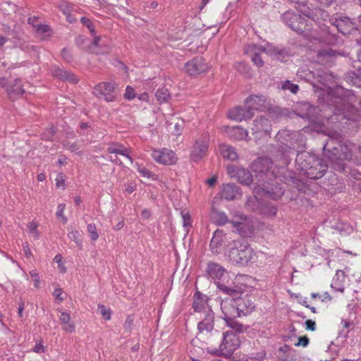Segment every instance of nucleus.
Here are the masks:
<instances>
[{"label": "nucleus", "mask_w": 361, "mask_h": 361, "mask_svg": "<svg viewBox=\"0 0 361 361\" xmlns=\"http://www.w3.org/2000/svg\"><path fill=\"white\" fill-rule=\"evenodd\" d=\"M351 145L338 137L329 136L324 145V157L331 167L337 171L345 170V161L352 157Z\"/></svg>", "instance_id": "nucleus-1"}, {"label": "nucleus", "mask_w": 361, "mask_h": 361, "mask_svg": "<svg viewBox=\"0 0 361 361\" xmlns=\"http://www.w3.org/2000/svg\"><path fill=\"white\" fill-rule=\"evenodd\" d=\"M272 161L268 157L259 158L255 164V171L258 173V175L262 176H265L266 178L271 180L266 181L262 188L264 194L267 197L274 200H279L284 193V188L281 186L278 181V178L274 176V180L271 178L274 176V173L271 171L272 166Z\"/></svg>", "instance_id": "nucleus-2"}, {"label": "nucleus", "mask_w": 361, "mask_h": 361, "mask_svg": "<svg viewBox=\"0 0 361 361\" xmlns=\"http://www.w3.org/2000/svg\"><path fill=\"white\" fill-rule=\"evenodd\" d=\"M295 163L300 173L310 179L322 178L328 168V164L323 160L305 151L297 154Z\"/></svg>", "instance_id": "nucleus-3"}, {"label": "nucleus", "mask_w": 361, "mask_h": 361, "mask_svg": "<svg viewBox=\"0 0 361 361\" xmlns=\"http://www.w3.org/2000/svg\"><path fill=\"white\" fill-rule=\"evenodd\" d=\"M216 286L219 290L231 297V298H226L221 302V309L224 315V319H236L240 315L238 308L239 299L244 293L245 286H238L234 283L233 287H230L219 282L216 283Z\"/></svg>", "instance_id": "nucleus-4"}, {"label": "nucleus", "mask_w": 361, "mask_h": 361, "mask_svg": "<svg viewBox=\"0 0 361 361\" xmlns=\"http://www.w3.org/2000/svg\"><path fill=\"white\" fill-rule=\"evenodd\" d=\"M226 255L232 263L245 265L252 259L253 250L245 240H233L228 245Z\"/></svg>", "instance_id": "nucleus-5"}, {"label": "nucleus", "mask_w": 361, "mask_h": 361, "mask_svg": "<svg viewBox=\"0 0 361 361\" xmlns=\"http://www.w3.org/2000/svg\"><path fill=\"white\" fill-rule=\"evenodd\" d=\"M209 143V135L208 133H204L196 138L190 149V159L195 162L200 161L207 153Z\"/></svg>", "instance_id": "nucleus-6"}, {"label": "nucleus", "mask_w": 361, "mask_h": 361, "mask_svg": "<svg viewBox=\"0 0 361 361\" xmlns=\"http://www.w3.org/2000/svg\"><path fill=\"white\" fill-rule=\"evenodd\" d=\"M92 93L107 102H114L117 98L116 85L113 82H99L94 87Z\"/></svg>", "instance_id": "nucleus-7"}, {"label": "nucleus", "mask_w": 361, "mask_h": 361, "mask_svg": "<svg viewBox=\"0 0 361 361\" xmlns=\"http://www.w3.org/2000/svg\"><path fill=\"white\" fill-rule=\"evenodd\" d=\"M281 18L284 23L297 32L302 34L305 33L306 30H309V28H307V20L302 18L300 15L288 11L282 15Z\"/></svg>", "instance_id": "nucleus-8"}, {"label": "nucleus", "mask_w": 361, "mask_h": 361, "mask_svg": "<svg viewBox=\"0 0 361 361\" xmlns=\"http://www.w3.org/2000/svg\"><path fill=\"white\" fill-rule=\"evenodd\" d=\"M271 131V121L267 118L259 116L253 121L251 132L256 140L266 136H270Z\"/></svg>", "instance_id": "nucleus-9"}, {"label": "nucleus", "mask_w": 361, "mask_h": 361, "mask_svg": "<svg viewBox=\"0 0 361 361\" xmlns=\"http://www.w3.org/2000/svg\"><path fill=\"white\" fill-rule=\"evenodd\" d=\"M240 346V340L235 334L226 331L224 334L223 340L219 345V354L228 357Z\"/></svg>", "instance_id": "nucleus-10"}, {"label": "nucleus", "mask_w": 361, "mask_h": 361, "mask_svg": "<svg viewBox=\"0 0 361 361\" xmlns=\"http://www.w3.org/2000/svg\"><path fill=\"white\" fill-rule=\"evenodd\" d=\"M339 104L341 105V103H339ZM336 108L338 109V113H336L334 116L329 118V119L332 121L334 119V116H342V118L355 121L361 118V114H360L355 106L350 103L345 104L343 101H342V106H336Z\"/></svg>", "instance_id": "nucleus-11"}, {"label": "nucleus", "mask_w": 361, "mask_h": 361, "mask_svg": "<svg viewBox=\"0 0 361 361\" xmlns=\"http://www.w3.org/2000/svg\"><path fill=\"white\" fill-rule=\"evenodd\" d=\"M245 105L251 112L252 111H264L269 109L271 104L267 99L262 95H251L245 99Z\"/></svg>", "instance_id": "nucleus-12"}, {"label": "nucleus", "mask_w": 361, "mask_h": 361, "mask_svg": "<svg viewBox=\"0 0 361 361\" xmlns=\"http://www.w3.org/2000/svg\"><path fill=\"white\" fill-rule=\"evenodd\" d=\"M152 157L157 163L164 165H172L177 161L175 152L166 148L153 149Z\"/></svg>", "instance_id": "nucleus-13"}, {"label": "nucleus", "mask_w": 361, "mask_h": 361, "mask_svg": "<svg viewBox=\"0 0 361 361\" xmlns=\"http://www.w3.org/2000/svg\"><path fill=\"white\" fill-rule=\"evenodd\" d=\"M209 66L202 57H196L185 64V71L191 76L205 72Z\"/></svg>", "instance_id": "nucleus-14"}, {"label": "nucleus", "mask_w": 361, "mask_h": 361, "mask_svg": "<svg viewBox=\"0 0 361 361\" xmlns=\"http://www.w3.org/2000/svg\"><path fill=\"white\" fill-rule=\"evenodd\" d=\"M226 241L227 238L224 232L220 230H216L214 233L209 244L212 252L216 255L221 253L226 245Z\"/></svg>", "instance_id": "nucleus-15"}, {"label": "nucleus", "mask_w": 361, "mask_h": 361, "mask_svg": "<svg viewBox=\"0 0 361 361\" xmlns=\"http://www.w3.org/2000/svg\"><path fill=\"white\" fill-rule=\"evenodd\" d=\"M282 143L285 145L284 147H281L276 152V158L281 162V166H287L290 162V155L293 154V151L292 147L288 145V144L292 145V141L290 139L284 138V142L281 141Z\"/></svg>", "instance_id": "nucleus-16"}, {"label": "nucleus", "mask_w": 361, "mask_h": 361, "mask_svg": "<svg viewBox=\"0 0 361 361\" xmlns=\"http://www.w3.org/2000/svg\"><path fill=\"white\" fill-rule=\"evenodd\" d=\"M331 24L336 27L338 31L344 35L350 32L353 30L357 29L355 23L347 16L332 19Z\"/></svg>", "instance_id": "nucleus-17"}, {"label": "nucleus", "mask_w": 361, "mask_h": 361, "mask_svg": "<svg viewBox=\"0 0 361 361\" xmlns=\"http://www.w3.org/2000/svg\"><path fill=\"white\" fill-rule=\"evenodd\" d=\"M240 188L234 183H227L222 185L221 197L226 200H233L240 197Z\"/></svg>", "instance_id": "nucleus-18"}, {"label": "nucleus", "mask_w": 361, "mask_h": 361, "mask_svg": "<svg viewBox=\"0 0 361 361\" xmlns=\"http://www.w3.org/2000/svg\"><path fill=\"white\" fill-rule=\"evenodd\" d=\"M254 115L253 112L247 108H243L241 106H235L231 109L228 113V116L230 119L235 121H242L251 118Z\"/></svg>", "instance_id": "nucleus-19"}, {"label": "nucleus", "mask_w": 361, "mask_h": 361, "mask_svg": "<svg viewBox=\"0 0 361 361\" xmlns=\"http://www.w3.org/2000/svg\"><path fill=\"white\" fill-rule=\"evenodd\" d=\"M24 93L25 90L23 88L20 79L16 78L12 82H9V85L7 87V94L11 100L17 99Z\"/></svg>", "instance_id": "nucleus-20"}, {"label": "nucleus", "mask_w": 361, "mask_h": 361, "mask_svg": "<svg viewBox=\"0 0 361 361\" xmlns=\"http://www.w3.org/2000/svg\"><path fill=\"white\" fill-rule=\"evenodd\" d=\"M228 136L235 140H250L248 132L241 126L228 127L226 131Z\"/></svg>", "instance_id": "nucleus-21"}, {"label": "nucleus", "mask_w": 361, "mask_h": 361, "mask_svg": "<svg viewBox=\"0 0 361 361\" xmlns=\"http://www.w3.org/2000/svg\"><path fill=\"white\" fill-rule=\"evenodd\" d=\"M264 51V49L255 44H250L246 49V52L250 54L252 61L257 67H262L264 65V61L260 56L261 53Z\"/></svg>", "instance_id": "nucleus-22"}, {"label": "nucleus", "mask_w": 361, "mask_h": 361, "mask_svg": "<svg viewBox=\"0 0 361 361\" xmlns=\"http://www.w3.org/2000/svg\"><path fill=\"white\" fill-rule=\"evenodd\" d=\"M231 223L233 227L236 228L237 233L243 237L250 236L253 233V226L246 220L241 222L232 221Z\"/></svg>", "instance_id": "nucleus-23"}, {"label": "nucleus", "mask_w": 361, "mask_h": 361, "mask_svg": "<svg viewBox=\"0 0 361 361\" xmlns=\"http://www.w3.org/2000/svg\"><path fill=\"white\" fill-rule=\"evenodd\" d=\"M207 273L213 279H221L226 273V269L219 264L209 262L207 267Z\"/></svg>", "instance_id": "nucleus-24"}, {"label": "nucleus", "mask_w": 361, "mask_h": 361, "mask_svg": "<svg viewBox=\"0 0 361 361\" xmlns=\"http://www.w3.org/2000/svg\"><path fill=\"white\" fill-rule=\"evenodd\" d=\"M62 329L68 334H72L75 331V323L71 321V315L66 312H61L59 317Z\"/></svg>", "instance_id": "nucleus-25"}, {"label": "nucleus", "mask_w": 361, "mask_h": 361, "mask_svg": "<svg viewBox=\"0 0 361 361\" xmlns=\"http://www.w3.org/2000/svg\"><path fill=\"white\" fill-rule=\"evenodd\" d=\"M214 314L212 311L208 310L206 313L204 319L200 322L197 328L200 331H206L210 332L214 329Z\"/></svg>", "instance_id": "nucleus-26"}, {"label": "nucleus", "mask_w": 361, "mask_h": 361, "mask_svg": "<svg viewBox=\"0 0 361 361\" xmlns=\"http://www.w3.org/2000/svg\"><path fill=\"white\" fill-rule=\"evenodd\" d=\"M219 149L221 155L224 159L230 161H235L238 159V155L235 149L230 145H226L224 143L220 144L219 146Z\"/></svg>", "instance_id": "nucleus-27"}, {"label": "nucleus", "mask_w": 361, "mask_h": 361, "mask_svg": "<svg viewBox=\"0 0 361 361\" xmlns=\"http://www.w3.org/2000/svg\"><path fill=\"white\" fill-rule=\"evenodd\" d=\"M236 178L241 184L246 185H250L253 181L250 172L243 168L238 169L236 171Z\"/></svg>", "instance_id": "nucleus-28"}, {"label": "nucleus", "mask_w": 361, "mask_h": 361, "mask_svg": "<svg viewBox=\"0 0 361 361\" xmlns=\"http://www.w3.org/2000/svg\"><path fill=\"white\" fill-rule=\"evenodd\" d=\"M226 325L232 329L235 333L240 334L244 332L246 330V327L242 324L241 323L238 322L235 319H230L225 320Z\"/></svg>", "instance_id": "nucleus-29"}, {"label": "nucleus", "mask_w": 361, "mask_h": 361, "mask_svg": "<svg viewBox=\"0 0 361 361\" xmlns=\"http://www.w3.org/2000/svg\"><path fill=\"white\" fill-rule=\"evenodd\" d=\"M205 305V300L203 298L202 295L200 292H197L194 295V300L192 303V307L195 312H200Z\"/></svg>", "instance_id": "nucleus-30"}, {"label": "nucleus", "mask_w": 361, "mask_h": 361, "mask_svg": "<svg viewBox=\"0 0 361 361\" xmlns=\"http://www.w3.org/2000/svg\"><path fill=\"white\" fill-rule=\"evenodd\" d=\"M341 324L342 329L340 331V334L343 335L344 338H348L350 330L353 329V322L348 319H342Z\"/></svg>", "instance_id": "nucleus-31"}, {"label": "nucleus", "mask_w": 361, "mask_h": 361, "mask_svg": "<svg viewBox=\"0 0 361 361\" xmlns=\"http://www.w3.org/2000/svg\"><path fill=\"white\" fill-rule=\"evenodd\" d=\"M59 8L65 16L76 11V6L68 1H62Z\"/></svg>", "instance_id": "nucleus-32"}, {"label": "nucleus", "mask_w": 361, "mask_h": 361, "mask_svg": "<svg viewBox=\"0 0 361 361\" xmlns=\"http://www.w3.org/2000/svg\"><path fill=\"white\" fill-rule=\"evenodd\" d=\"M68 238L70 240L75 242L76 245L78 247L79 249H82V241L81 240V235L78 231L75 229H72L68 234Z\"/></svg>", "instance_id": "nucleus-33"}, {"label": "nucleus", "mask_w": 361, "mask_h": 361, "mask_svg": "<svg viewBox=\"0 0 361 361\" xmlns=\"http://www.w3.org/2000/svg\"><path fill=\"white\" fill-rule=\"evenodd\" d=\"M331 228L341 234L350 233V231L352 230V228L350 227L348 224L341 221L336 222L334 225L331 226Z\"/></svg>", "instance_id": "nucleus-34"}, {"label": "nucleus", "mask_w": 361, "mask_h": 361, "mask_svg": "<svg viewBox=\"0 0 361 361\" xmlns=\"http://www.w3.org/2000/svg\"><path fill=\"white\" fill-rule=\"evenodd\" d=\"M212 219L218 225H224L228 222V219L226 214L221 212H214Z\"/></svg>", "instance_id": "nucleus-35"}, {"label": "nucleus", "mask_w": 361, "mask_h": 361, "mask_svg": "<svg viewBox=\"0 0 361 361\" xmlns=\"http://www.w3.org/2000/svg\"><path fill=\"white\" fill-rule=\"evenodd\" d=\"M117 149L122 151L121 153H118V154L125 157L131 164H133V160L130 156L131 149L130 148H126L123 145L117 143Z\"/></svg>", "instance_id": "nucleus-36"}, {"label": "nucleus", "mask_w": 361, "mask_h": 361, "mask_svg": "<svg viewBox=\"0 0 361 361\" xmlns=\"http://www.w3.org/2000/svg\"><path fill=\"white\" fill-rule=\"evenodd\" d=\"M87 230L92 240L96 241L99 238V235L94 224H89L87 226Z\"/></svg>", "instance_id": "nucleus-37"}, {"label": "nucleus", "mask_w": 361, "mask_h": 361, "mask_svg": "<svg viewBox=\"0 0 361 361\" xmlns=\"http://www.w3.org/2000/svg\"><path fill=\"white\" fill-rule=\"evenodd\" d=\"M155 96L159 102H163L166 101L167 98L169 97V93L167 89L161 88L157 90Z\"/></svg>", "instance_id": "nucleus-38"}, {"label": "nucleus", "mask_w": 361, "mask_h": 361, "mask_svg": "<svg viewBox=\"0 0 361 361\" xmlns=\"http://www.w3.org/2000/svg\"><path fill=\"white\" fill-rule=\"evenodd\" d=\"M281 88L284 90H289L290 92L293 94H296L299 90V87L298 85L293 84L290 82L289 80L285 81L281 86Z\"/></svg>", "instance_id": "nucleus-39"}, {"label": "nucleus", "mask_w": 361, "mask_h": 361, "mask_svg": "<svg viewBox=\"0 0 361 361\" xmlns=\"http://www.w3.org/2000/svg\"><path fill=\"white\" fill-rule=\"evenodd\" d=\"M318 108L314 106H310L307 109V111L305 114V116L310 120L311 122H316L317 121V117L314 116L315 113H317Z\"/></svg>", "instance_id": "nucleus-40"}, {"label": "nucleus", "mask_w": 361, "mask_h": 361, "mask_svg": "<svg viewBox=\"0 0 361 361\" xmlns=\"http://www.w3.org/2000/svg\"><path fill=\"white\" fill-rule=\"evenodd\" d=\"M66 70H63L57 66H53L51 68L52 75L61 80L63 79L64 76L63 75L66 74Z\"/></svg>", "instance_id": "nucleus-41"}, {"label": "nucleus", "mask_w": 361, "mask_h": 361, "mask_svg": "<svg viewBox=\"0 0 361 361\" xmlns=\"http://www.w3.org/2000/svg\"><path fill=\"white\" fill-rule=\"evenodd\" d=\"M291 348L288 345H284L281 346L279 350V358L282 360H287L288 355V353L291 350Z\"/></svg>", "instance_id": "nucleus-42"}, {"label": "nucleus", "mask_w": 361, "mask_h": 361, "mask_svg": "<svg viewBox=\"0 0 361 361\" xmlns=\"http://www.w3.org/2000/svg\"><path fill=\"white\" fill-rule=\"evenodd\" d=\"M66 207V204L62 203L59 204L57 207V211L56 216L57 218H61L63 224H66L68 221L67 218L64 216L63 212Z\"/></svg>", "instance_id": "nucleus-43"}, {"label": "nucleus", "mask_w": 361, "mask_h": 361, "mask_svg": "<svg viewBox=\"0 0 361 361\" xmlns=\"http://www.w3.org/2000/svg\"><path fill=\"white\" fill-rule=\"evenodd\" d=\"M98 310L100 314L102 315L105 320H109L111 319V310L109 308H106L103 305H98Z\"/></svg>", "instance_id": "nucleus-44"}, {"label": "nucleus", "mask_w": 361, "mask_h": 361, "mask_svg": "<svg viewBox=\"0 0 361 361\" xmlns=\"http://www.w3.org/2000/svg\"><path fill=\"white\" fill-rule=\"evenodd\" d=\"M80 22L82 25H85L88 28L92 34H94V25L90 19L86 17H82L80 18Z\"/></svg>", "instance_id": "nucleus-45"}, {"label": "nucleus", "mask_w": 361, "mask_h": 361, "mask_svg": "<svg viewBox=\"0 0 361 361\" xmlns=\"http://www.w3.org/2000/svg\"><path fill=\"white\" fill-rule=\"evenodd\" d=\"M133 326V317L128 315L124 322L123 327L128 332H130Z\"/></svg>", "instance_id": "nucleus-46"}, {"label": "nucleus", "mask_w": 361, "mask_h": 361, "mask_svg": "<svg viewBox=\"0 0 361 361\" xmlns=\"http://www.w3.org/2000/svg\"><path fill=\"white\" fill-rule=\"evenodd\" d=\"M63 80H66L72 83L78 82V80L77 77L72 73L66 71V74L63 75Z\"/></svg>", "instance_id": "nucleus-47"}, {"label": "nucleus", "mask_w": 361, "mask_h": 361, "mask_svg": "<svg viewBox=\"0 0 361 361\" xmlns=\"http://www.w3.org/2000/svg\"><path fill=\"white\" fill-rule=\"evenodd\" d=\"M61 56H62V58L67 62H71L73 61V55H72V53L71 51V50H69L67 48H63L61 51Z\"/></svg>", "instance_id": "nucleus-48"}, {"label": "nucleus", "mask_w": 361, "mask_h": 361, "mask_svg": "<svg viewBox=\"0 0 361 361\" xmlns=\"http://www.w3.org/2000/svg\"><path fill=\"white\" fill-rule=\"evenodd\" d=\"M124 97L126 99L131 100L135 97V90L130 86H128L126 89Z\"/></svg>", "instance_id": "nucleus-49"}, {"label": "nucleus", "mask_w": 361, "mask_h": 361, "mask_svg": "<svg viewBox=\"0 0 361 361\" xmlns=\"http://www.w3.org/2000/svg\"><path fill=\"white\" fill-rule=\"evenodd\" d=\"M137 171L142 177L149 178L152 176V173L145 166H137Z\"/></svg>", "instance_id": "nucleus-50"}, {"label": "nucleus", "mask_w": 361, "mask_h": 361, "mask_svg": "<svg viewBox=\"0 0 361 361\" xmlns=\"http://www.w3.org/2000/svg\"><path fill=\"white\" fill-rule=\"evenodd\" d=\"M183 219V225L184 227H189L191 226V218L188 213H181Z\"/></svg>", "instance_id": "nucleus-51"}, {"label": "nucleus", "mask_w": 361, "mask_h": 361, "mask_svg": "<svg viewBox=\"0 0 361 361\" xmlns=\"http://www.w3.org/2000/svg\"><path fill=\"white\" fill-rule=\"evenodd\" d=\"M30 275L35 283V287L39 288L40 281L39 276L37 272L35 270H32L30 271Z\"/></svg>", "instance_id": "nucleus-52"}, {"label": "nucleus", "mask_w": 361, "mask_h": 361, "mask_svg": "<svg viewBox=\"0 0 361 361\" xmlns=\"http://www.w3.org/2000/svg\"><path fill=\"white\" fill-rule=\"evenodd\" d=\"M33 352L36 353H43L45 352V347L44 346L42 341L35 344L33 348Z\"/></svg>", "instance_id": "nucleus-53"}, {"label": "nucleus", "mask_w": 361, "mask_h": 361, "mask_svg": "<svg viewBox=\"0 0 361 361\" xmlns=\"http://www.w3.org/2000/svg\"><path fill=\"white\" fill-rule=\"evenodd\" d=\"M35 27L36 28V31L37 32H40V33H46L50 30L49 26H48L47 25L39 24Z\"/></svg>", "instance_id": "nucleus-54"}, {"label": "nucleus", "mask_w": 361, "mask_h": 361, "mask_svg": "<svg viewBox=\"0 0 361 361\" xmlns=\"http://www.w3.org/2000/svg\"><path fill=\"white\" fill-rule=\"evenodd\" d=\"M309 338L307 336H302V337H300L299 339H298V342L297 343H295V345L296 346H302V347H306L308 343H309Z\"/></svg>", "instance_id": "nucleus-55"}, {"label": "nucleus", "mask_w": 361, "mask_h": 361, "mask_svg": "<svg viewBox=\"0 0 361 361\" xmlns=\"http://www.w3.org/2000/svg\"><path fill=\"white\" fill-rule=\"evenodd\" d=\"M107 152L109 154H118V153H121L122 151L120 149H117V143H113L110 145L107 149Z\"/></svg>", "instance_id": "nucleus-56"}, {"label": "nucleus", "mask_w": 361, "mask_h": 361, "mask_svg": "<svg viewBox=\"0 0 361 361\" xmlns=\"http://www.w3.org/2000/svg\"><path fill=\"white\" fill-rule=\"evenodd\" d=\"M305 329L312 331L316 329V323L312 319H307L305 322Z\"/></svg>", "instance_id": "nucleus-57"}, {"label": "nucleus", "mask_w": 361, "mask_h": 361, "mask_svg": "<svg viewBox=\"0 0 361 361\" xmlns=\"http://www.w3.org/2000/svg\"><path fill=\"white\" fill-rule=\"evenodd\" d=\"M63 293V290L61 288H56L53 292V295L59 300L60 302L64 300L63 298L61 297Z\"/></svg>", "instance_id": "nucleus-58"}, {"label": "nucleus", "mask_w": 361, "mask_h": 361, "mask_svg": "<svg viewBox=\"0 0 361 361\" xmlns=\"http://www.w3.org/2000/svg\"><path fill=\"white\" fill-rule=\"evenodd\" d=\"M66 147L68 149H70L71 152H75L78 154H81V152L78 151L79 147H78L76 143H71V144L68 143L67 145H66Z\"/></svg>", "instance_id": "nucleus-59"}, {"label": "nucleus", "mask_w": 361, "mask_h": 361, "mask_svg": "<svg viewBox=\"0 0 361 361\" xmlns=\"http://www.w3.org/2000/svg\"><path fill=\"white\" fill-rule=\"evenodd\" d=\"M239 168L235 167L234 166L229 165L227 166V171L228 174L232 177H236V171Z\"/></svg>", "instance_id": "nucleus-60"}, {"label": "nucleus", "mask_w": 361, "mask_h": 361, "mask_svg": "<svg viewBox=\"0 0 361 361\" xmlns=\"http://www.w3.org/2000/svg\"><path fill=\"white\" fill-rule=\"evenodd\" d=\"M56 185L57 188H61V187L64 188L65 183H64V180L61 176H58L56 179Z\"/></svg>", "instance_id": "nucleus-61"}, {"label": "nucleus", "mask_w": 361, "mask_h": 361, "mask_svg": "<svg viewBox=\"0 0 361 361\" xmlns=\"http://www.w3.org/2000/svg\"><path fill=\"white\" fill-rule=\"evenodd\" d=\"M23 252L27 258H30L32 256L31 250L27 244L23 245Z\"/></svg>", "instance_id": "nucleus-62"}, {"label": "nucleus", "mask_w": 361, "mask_h": 361, "mask_svg": "<svg viewBox=\"0 0 361 361\" xmlns=\"http://www.w3.org/2000/svg\"><path fill=\"white\" fill-rule=\"evenodd\" d=\"M37 227L38 224L35 221L30 222L27 225V228L30 232L35 231V230H37Z\"/></svg>", "instance_id": "nucleus-63"}, {"label": "nucleus", "mask_w": 361, "mask_h": 361, "mask_svg": "<svg viewBox=\"0 0 361 361\" xmlns=\"http://www.w3.org/2000/svg\"><path fill=\"white\" fill-rule=\"evenodd\" d=\"M150 216L151 213L149 210H148L147 209H143L141 212V216L142 219H148L150 217Z\"/></svg>", "instance_id": "nucleus-64"}]
</instances>
